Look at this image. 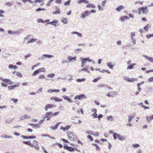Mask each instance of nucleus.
<instances>
[{
  "label": "nucleus",
  "instance_id": "obj_16",
  "mask_svg": "<svg viewBox=\"0 0 153 153\" xmlns=\"http://www.w3.org/2000/svg\"><path fill=\"white\" fill-rule=\"evenodd\" d=\"M76 34L80 38H82V34L76 31H74L71 33V34Z\"/></svg>",
  "mask_w": 153,
  "mask_h": 153
},
{
  "label": "nucleus",
  "instance_id": "obj_63",
  "mask_svg": "<svg viewBox=\"0 0 153 153\" xmlns=\"http://www.w3.org/2000/svg\"><path fill=\"white\" fill-rule=\"evenodd\" d=\"M1 85L2 86H3V87H7L8 85L7 84H6L4 83V82H2L1 83Z\"/></svg>",
  "mask_w": 153,
  "mask_h": 153
},
{
  "label": "nucleus",
  "instance_id": "obj_24",
  "mask_svg": "<svg viewBox=\"0 0 153 153\" xmlns=\"http://www.w3.org/2000/svg\"><path fill=\"white\" fill-rule=\"evenodd\" d=\"M37 40V39H36L32 38L29 40L27 42V43H30L36 42Z\"/></svg>",
  "mask_w": 153,
  "mask_h": 153
},
{
  "label": "nucleus",
  "instance_id": "obj_7",
  "mask_svg": "<svg viewBox=\"0 0 153 153\" xmlns=\"http://www.w3.org/2000/svg\"><path fill=\"white\" fill-rule=\"evenodd\" d=\"M64 148L65 149H67L69 151L72 152L74 151L75 148H73L71 146H64Z\"/></svg>",
  "mask_w": 153,
  "mask_h": 153
},
{
  "label": "nucleus",
  "instance_id": "obj_45",
  "mask_svg": "<svg viewBox=\"0 0 153 153\" xmlns=\"http://www.w3.org/2000/svg\"><path fill=\"white\" fill-rule=\"evenodd\" d=\"M37 21L38 23L42 22V23H44L45 22L43 20L41 19H37Z\"/></svg>",
  "mask_w": 153,
  "mask_h": 153
},
{
  "label": "nucleus",
  "instance_id": "obj_27",
  "mask_svg": "<svg viewBox=\"0 0 153 153\" xmlns=\"http://www.w3.org/2000/svg\"><path fill=\"white\" fill-rule=\"evenodd\" d=\"M86 7L87 8H90L91 7L93 8H95L96 7V6L93 4H89L86 5Z\"/></svg>",
  "mask_w": 153,
  "mask_h": 153
},
{
  "label": "nucleus",
  "instance_id": "obj_13",
  "mask_svg": "<svg viewBox=\"0 0 153 153\" xmlns=\"http://www.w3.org/2000/svg\"><path fill=\"white\" fill-rule=\"evenodd\" d=\"M146 121L149 122H151V120H153V115H152L151 116H147L146 118Z\"/></svg>",
  "mask_w": 153,
  "mask_h": 153
},
{
  "label": "nucleus",
  "instance_id": "obj_28",
  "mask_svg": "<svg viewBox=\"0 0 153 153\" xmlns=\"http://www.w3.org/2000/svg\"><path fill=\"white\" fill-rule=\"evenodd\" d=\"M124 7L123 6H118L116 9V10L118 11H120V10L122 9H124Z\"/></svg>",
  "mask_w": 153,
  "mask_h": 153
},
{
  "label": "nucleus",
  "instance_id": "obj_58",
  "mask_svg": "<svg viewBox=\"0 0 153 153\" xmlns=\"http://www.w3.org/2000/svg\"><path fill=\"white\" fill-rule=\"evenodd\" d=\"M68 76V77H69V78H68V79L69 81L72 80L73 79L72 76L71 75H69Z\"/></svg>",
  "mask_w": 153,
  "mask_h": 153
},
{
  "label": "nucleus",
  "instance_id": "obj_57",
  "mask_svg": "<svg viewBox=\"0 0 153 153\" xmlns=\"http://www.w3.org/2000/svg\"><path fill=\"white\" fill-rule=\"evenodd\" d=\"M16 75L19 77H22V74H21L20 72H16Z\"/></svg>",
  "mask_w": 153,
  "mask_h": 153
},
{
  "label": "nucleus",
  "instance_id": "obj_4",
  "mask_svg": "<svg viewBox=\"0 0 153 153\" xmlns=\"http://www.w3.org/2000/svg\"><path fill=\"white\" fill-rule=\"evenodd\" d=\"M58 21L57 20L54 19L52 22H49L46 23V25L48 24H51L52 25H53L54 27H56V24L58 23Z\"/></svg>",
  "mask_w": 153,
  "mask_h": 153
},
{
  "label": "nucleus",
  "instance_id": "obj_64",
  "mask_svg": "<svg viewBox=\"0 0 153 153\" xmlns=\"http://www.w3.org/2000/svg\"><path fill=\"white\" fill-rule=\"evenodd\" d=\"M92 116H93L94 118H97V114L96 113H94L92 114Z\"/></svg>",
  "mask_w": 153,
  "mask_h": 153
},
{
  "label": "nucleus",
  "instance_id": "obj_30",
  "mask_svg": "<svg viewBox=\"0 0 153 153\" xmlns=\"http://www.w3.org/2000/svg\"><path fill=\"white\" fill-rule=\"evenodd\" d=\"M8 68L9 69L13 68L16 69L17 68V67L16 66H14L13 65L10 64L8 66Z\"/></svg>",
  "mask_w": 153,
  "mask_h": 153
},
{
  "label": "nucleus",
  "instance_id": "obj_20",
  "mask_svg": "<svg viewBox=\"0 0 153 153\" xmlns=\"http://www.w3.org/2000/svg\"><path fill=\"white\" fill-rule=\"evenodd\" d=\"M77 2L79 4H81L83 3L88 4L89 3V1L87 0H79L77 1Z\"/></svg>",
  "mask_w": 153,
  "mask_h": 153
},
{
  "label": "nucleus",
  "instance_id": "obj_54",
  "mask_svg": "<svg viewBox=\"0 0 153 153\" xmlns=\"http://www.w3.org/2000/svg\"><path fill=\"white\" fill-rule=\"evenodd\" d=\"M135 33L134 32H132L131 33L130 37L131 38H133V37L135 36Z\"/></svg>",
  "mask_w": 153,
  "mask_h": 153
},
{
  "label": "nucleus",
  "instance_id": "obj_11",
  "mask_svg": "<svg viewBox=\"0 0 153 153\" xmlns=\"http://www.w3.org/2000/svg\"><path fill=\"white\" fill-rule=\"evenodd\" d=\"M60 90L58 89H49L47 90V92L48 93H51L53 92L57 93L59 92Z\"/></svg>",
  "mask_w": 153,
  "mask_h": 153
},
{
  "label": "nucleus",
  "instance_id": "obj_46",
  "mask_svg": "<svg viewBox=\"0 0 153 153\" xmlns=\"http://www.w3.org/2000/svg\"><path fill=\"white\" fill-rule=\"evenodd\" d=\"M107 1V0H104L103 1H102V3H101V5L102 6V7H104L105 4L106 3V2Z\"/></svg>",
  "mask_w": 153,
  "mask_h": 153
},
{
  "label": "nucleus",
  "instance_id": "obj_50",
  "mask_svg": "<svg viewBox=\"0 0 153 153\" xmlns=\"http://www.w3.org/2000/svg\"><path fill=\"white\" fill-rule=\"evenodd\" d=\"M39 72H43L45 71V69L44 68H39L38 69Z\"/></svg>",
  "mask_w": 153,
  "mask_h": 153
},
{
  "label": "nucleus",
  "instance_id": "obj_31",
  "mask_svg": "<svg viewBox=\"0 0 153 153\" xmlns=\"http://www.w3.org/2000/svg\"><path fill=\"white\" fill-rule=\"evenodd\" d=\"M18 85H14L11 86H9L8 87V89L9 90H11L13 89L16 86H18Z\"/></svg>",
  "mask_w": 153,
  "mask_h": 153
},
{
  "label": "nucleus",
  "instance_id": "obj_15",
  "mask_svg": "<svg viewBox=\"0 0 153 153\" xmlns=\"http://www.w3.org/2000/svg\"><path fill=\"white\" fill-rule=\"evenodd\" d=\"M62 97L65 100H67L69 102L71 103L72 102L71 99L68 97L66 95H63Z\"/></svg>",
  "mask_w": 153,
  "mask_h": 153
},
{
  "label": "nucleus",
  "instance_id": "obj_2",
  "mask_svg": "<svg viewBox=\"0 0 153 153\" xmlns=\"http://www.w3.org/2000/svg\"><path fill=\"white\" fill-rule=\"evenodd\" d=\"M80 60L81 61V67H83L84 66L87 61H88V62L92 61V60L90 59L88 57L86 58H80Z\"/></svg>",
  "mask_w": 153,
  "mask_h": 153
},
{
  "label": "nucleus",
  "instance_id": "obj_48",
  "mask_svg": "<svg viewBox=\"0 0 153 153\" xmlns=\"http://www.w3.org/2000/svg\"><path fill=\"white\" fill-rule=\"evenodd\" d=\"M125 20V19L124 17V16H121L120 18V20L122 22H124Z\"/></svg>",
  "mask_w": 153,
  "mask_h": 153
},
{
  "label": "nucleus",
  "instance_id": "obj_53",
  "mask_svg": "<svg viewBox=\"0 0 153 153\" xmlns=\"http://www.w3.org/2000/svg\"><path fill=\"white\" fill-rule=\"evenodd\" d=\"M4 13V11L2 10H0V17L1 16L2 17H4V15L2 14Z\"/></svg>",
  "mask_w": 153,
  "mask_h": 153
},
{
  "label": "nucleus",
  "instance_id": "obj_6",
  "mask_svg": "<svg viewBox=\"0 0 153 153\" xmlns=\"http://www.w3.org/2000/svg\"><path fill=\"white\" fill-rule=\"evenodd\" d=\"M67 59L70 62H73L76 61V56L72 57L70 56H68L67 57Z\"/></svg>",
  "mask_w": 153,
  "mask_h": 153
},
{
  "label": "nucleus",
  "instance_id": "obj_26",
  "mask_svg": "<svg viewBox=\"0 0 153 153\" xmlns=\"http://www.w3.org/2000/svg\"><path fill=\"white\" fill-rule=\"evenodd\" d=\"M61 22L64 24H66L68 23L67 18H61Z\"/></svg>",
  "mask_w": 153,
  "mask_h": 153
},
{
  "label": "nucleus",
  "instance_id": "obj_33",
  "mask_svg": "<svg viewBox=\"0 0 153 153\" xmlns=\"http://www.w3.org/2000/svg\"><path fill=\"white\" fill-rule=\"evenodd\" d=\"M50 114L49 112H47L44 116H43L42 118V119H45V118H47L49 116Z\"/></svg>",
  "mask_w": 153,
  "mask_h": 153
},
{
  "label": "nucleus",
  "instance_id": "obj_25",
  "mask_svg": "<svg viewBox=\"0 0 153 153\" xmlns=\"http://www.w3.org/2000/svg\"><path fill=\"white\" fill-rule=\"evenodd\" d=\"M29 125L35 128H39L40 127L39 125L37 123L33 124L32 123H30L29 124Z\"/></svg>",
  "mask_w": 153,
  "mask_h": 153
},
{
  "label": "nucleus",
  "instance_id": "obj_40",
  "mask_svg": "<svg viewBox=\"0 0 153 153\" xmlns=\"http://www.w3.org/2000/svg\"><path fill=\"white\" fill-rule=\"evenodd\" d=\"M44 10H46L44 8H41V7H39L36 10V11H39Z\"/></svg>",
  "mask_w": 153,
  "mask_h": 153
},
{
  "label": "nucleus",
  "instance_id": "obj_17",
  "mask_svg": "<svg viewBox=\"0 0 153 153\" xmlns=\"http://www.w3.org/2000/svg\"><path fill=\"white\" fill-rule=\"evenodd\" d=\"M89 66L86 65L85 67H83L79 71H83L85 72H87L88 73H89V71L88 70V67H89Z\"/></svg>",
  "mask_w": 153,
  "mask_h": 153
},
{
  "label": "nucleus",
  "instance_id": "obj_60",
  "mask_svg": "<svg viewBox=\"0 0 153 153\" xmlns=\"http://www.w3.org/2000/svg\"><path fill=\"white\" fill-rule=\"evenodd\" d=\"M31 56V54H29L27 55H25V59H27L29 57H30Z\"/></svg>",
  "mask_w": 153,
  "mask_h": 153
},
{
  "label": "nucleus",
  "instance_id": "obj_9",
  "mask_svg": "<svg viewBox=\"0 0 153 153\" xmlns=\"http://www.w3.org/2000/svg\"><path fill=\"white\" fill-rule=\"evenodd\" d=\"M143 57H145L147 60L151 62H153V58L151 57H149L148 56L143 55Z\"/></svg>",
  "mask_w": 153,
  "mask_h": 153
},
{
  "label": "nucleus",
  "instance_id": "obj_29",
  "mask_svg": "<svg viewBox=\"0 0 153 153\" xmlns=\"http://www.w3.org/2000/svg\"><path fill=\"white\" fill-rule=\"evenodd\" d=\"M86 16H87V14L86 11H85L84 12H83L81 13L80 17L84 19L85 18Z\"/></svg>",
  "mask_w": 153,
  "mask_h": 153
},
{
  "label": "nucleus",
  "instance_id": "obj_43",
  "mask_svg": "<svg viewBox=\"0 0 153 153\" xmlns=\"http://www.w3.org/2000/svg\"><path fill=\"white\" fill-rule=\"evenodd\" d=\"M55 76L54 74L52 73L48 75L47 76L49 77L52 78L54 77Z\"/></svg>",
  "mask_w": 153,
  "mask_h": 153
},
{
  "label": "nucleus",
  "instance_id": "obj_18",
  "mask_svg": "<svg viewBox=\"0 0 153 153\" xmlns=\"http://www.w3.org/2000/svg\"><path fill=\"white\" fill-rule=\"evenodd\" d=\"M107 66L109 68L111 69L113 68L114 65H113L111 62H108L107 63Z\"/></svg>",
  "mask_w": 153,
  "mask_h": 153
},
{
  "label": "nucleus",
  "instance_id": "obj_5",
  "mask_svg": "<svg viewBox=\"0 0 153 153\" xmlns=\"http://www.w3.org/2000/svg\"><path fill=\"white\" fill-rule=\"evenodd\" d=\"M54 57V56L51 55H49L47 54H44L42 55V57L41 58V59L42 60H43L45 59V58H53Z\"/></svg>",
  "mask_w": 153,
  "mask_h": 153
},
{
  "label": "nucleus",
  "instance_id": "obj_42",
  "mask_svg": "<svg viewBox=\"0 0 153 153\" xmlns=\"http://www.w3.org/2000/svg\"><path fill=\"white\" fill-rule=\"evenodd\" d=\"M134 115L133 116H130L128 117V122H130L131 121L132 119L134 117Z\"/></svg>",
  "mask_w": 153,
  "mask_h": 153
},
{
  "label": "nucleus",
  "instance_id": "obj_44",
  "mask_svg": "<svg viewBox=\"0 0 153 153\" xmlns=\"http://www.w3.org/2000/svg\"><path fill=\"white\" fill-rule=\"evenodd\" d=\"M86 133L87 134L92 135L93 134V132L90 130H88L86 131Z\"/></svg>",
  "mask_w": 153,
  "mask_h": 153
},
{
  "label": "nucleus",
  "instance_id": "obj_62",
  "mask_svg": "<svg viewBox=\"0 0 153 153\" xmlns=\"http://www.w3.org/2000/svg\"><path fill=\"white\" fill-rule=\"evenodd\" d=\"M45 76L44 75H42L39 76L38 78L39 79H43L45 78Z\"/></svg>",
  "mask_w": 153,
  "mask_h": 153
},
{
  "label": "nucleus",
  "instance_id": "obj_22",
  "mask_svg": "<svg viewBox=\"0 0 153 153\" xmlns=\"http://www.w3.org/2000/svg\"><path fill=\"white\" fill-rule=\"evenodd\" d=\"M22 31V30H18L16 31H13V35H18L19 34H20L21 33V32Z\"/></svg>",
  "mask_w": 153,
  "mask_h": 153
},
{
  "label": "nucleus",
  "instance_id": "obj_21",
  "mask_svg": "<svg viewBox=\"0 0 153 153\" xmlns=\"http://www.w3.org/2000/svg\"><path fill=\"white\" fill-rule=\"evenodd\" d=\"M56 11L53 12V14H59L60 13L59 8L57 7H56Z\"/></svg>",
  "mask_w": 153,
  "mask_h": 153
},
{
  "label": "nucleus",
  "instance_id": "obj_61",
  "mask_svg": "<svg viewBox=\"0 0 153 153\" xmlns=\"http://www.w3.org/2000/svg\"><path fill=\"white\" fill-rule=\"evenodd\" d=\"M131 41L132 43L134 45L136 44V42L135 39L134 38H131Z\"/></svg>",
  "mask_w": 153,
  "mask_h": 153
},
{
  "label": "nucleus",
  "instance_id": "obj_12",
  "mask_svg": "<svg viewBox=\"0 0 153 153\" xmlns=\"http://www.w3.org/2000/svg\"><path fill=\"white\" fill-rule=\"evenodd\" d=\"M141 8L142 12L143 14H146L148 12V10H146L147 8V7L146 6L145 7H141Z\"/></svg>",
  "mask_w": 153,
  "mask_h": 153
},
{
  "label": "nucleus",
  "instance_id": "obj_38",
  "mask_svg": "<svg viewBox=\"0 0 153 153\" xmlns=\"http://www.w3.org/2000/svg\"><path fill=\"white\" fill-rule=\"evenodd\" d=\"M146 37L148 39H150L152 37H153V33L152 34H147Z\"/></svg>",
  "mask_w": 153,
  "mask_h": 153
},
{
  "label": "nucleus",
  "instance_id": "obj_32",
  "mask_svg": "<svg viewBox=\"0 0 153 153\" xmlns=\"http://www.w3.org/2000/svg\"><path fill=\"white\" fill-rule=\"evenodd\" d=\"M136 64H135V63H133V64H132L130 65L129 66H128L127 68V69H132L133 67H134V66L136 65Z\"/></svg>",
  "mask_w": 153,
  "mask_h": 153
},
{
  "label": "nucleus",
  "instance_id": "obj_39",
  "mask_svg": "<svg viewBox=\"0 0 153 153\" xmlns=\"http://www.w3.org/2000/svg\"><path fill=\"white\" fill-rule=\"evenodd\" d=\"M106 119L108 121H110L111 120H112L113 119V118L112 116L110 115V116H107L106 117Z\"/></svg>",
  "mask_w": 153,
  "mask_h": 153
},
{
  "label": "nucleus",
  "instance_id": "obj_55",
  "mask_svg": "<svg viewBox=\"0 0 153 153\" xmlns=\"http://www.w3.org/2000/svg\"><path fill=\"white\" fill-rule=\"evenodd\" d=\"M11 100L13 101L14 103H16L18 101V100L17 99L12 98L11 99Z\"/></svg>",
  "mask_w": 153,
  "mask_h": 153
},
{
  "label": "nucleus",
  "instance_id": "obj_3",
  "mask_svg": "<svg viewBox=\"0 0 153 153\" xmlns=\"http://www.w3.org/2000/svg\"><path fill=\"white\" fill-rule=\"evenodd\" d=\"M86 98V96L84 94H82L79 95H76L74 97L75 100L78 99L81 100L82 99H85Z\"/></svg>",
  "mask_w": 153,
  "mask_h": 153
},
{
  "label": "nucleus",
  "instance_id": "obj_41",
  "mask_svg": "<svg viewBox=\"0 0 153 153\" xmlns=\"http://www.w3.org/2000/svg\"><path fill=\"white\" fill-rule=\"evenodd\" d=\"M13 119L11 118L10 119H7L6 120V123H7L9 124L12 122Z\"/></svg>",
  "mask_w": 153,
  "mask_h": 153
},
{
  "label": "nucleus",
  "instance_id": "obj_37",
  "mask_svg": "<svg viewBox=\"0 0 153 153\" xmlns=\"http://www.w3.org/2000/svg\"><path fill=\"white\" fill-rule=\"evenodd\" d=\"M137 79L136 78H132L131 79L130 78V79L129 82H133L134 81H137Z\"/></svg>",
  "mask_w": 153,
  "mask_h": 153
},
{
  "label": "nucleus",
  "instance_id": "obj_14",
  "mask_svg": "<svg viewBox=\"0 0 153 153\" xmlns=\"http://www.w3.org/2000/svg\"><path fill=\"white\" fill-rule=\"evenodd\" d=\"M60 123H61L60 122H58L54 126H51V129L52 130H55L57 128L58 126L59 125Z\"/></svg>",
  "mask_w": 153,
  "mask_h": 153
},
{
  "label": "nucleus",
  "instance_id": "obj_10",
  "mask_svg": "<svg viewBox=\"0 0 153 153\" xmlns=\"http://www.w3.org/2000/svg\"><path fill=\"white\" fill-rule=\"evenodd\" d=\"M2 80L3 82L5 83H7L11 85L13 84L12 82L9 79H2Z\"/></svg>",
  "mask_w": 153,
  "mask_h": 153
},
{
  "label": "nucleus",
  "instance_id": "obj_47",
  "mask_svg": "<svg viewBox=\"0 0 153 153\" xmlns=\"http://www.w3.org/2000/svg\"><path fill=\"white\" fill-rule=\"evenodd\" d=\"M93 145L94 146L96 147V149L97 150H100V148L98 146L96 143H93Z\"/></svg>",
  "mask_w": 153,
  "mask_h": 153
},
{
  "label": "nucleus",
  "instance_id": "obj_23",
  "mask_svg": "<svg viewBox=\"0 0 153 153\" xmlns=\"http://www.w3.org/2000/svg\"><path fill=\"white\" fill-rule=\"evenodd\" d=\"M51 100H53L56 102H62V99H60L58 97H53L51 98Z\"/></svg>",
  "mask_w": 153,
  "mask_h": 153
},
{
  "label": "nucleus",
  "instance_id": "obj_59",
  "mask_svg": "<svg viewBox=\"0 0 153 153\" xmlns=\"http://www.w3.org/2000/svg\"><path fill=\"white\" fill-rule=\"evenodd\" d=\"M149 28V25H147L145 26L144 27V29L145 30H147Z\"/></svg>",
  "mask_w": 153,
  "mask_h": 153
},
{
  "label": "nucleus",
  "instance_id": "obj_36",
  "mask_svg": "<svg viewBox=\"0 0 153 153\" xmlns=\"http://www.w3.org/2000/svg\"><path fill=\"white\" fill-rule=\"evenodd\" d=\"M39 72V71L38 69L36 70L32 74V76H35L37 74H38Z\"/></svg>",
  "mask_w": 153,
  "mask_h": 153
},
{
  "label": "nucleus",
  "instance_id": "obj_8",
  "mask_svg": "<svg viewBox=\"0 0 153 153\" xmlns=\"http://www.w3.org/2000/svg\"><path fill=\"white\" fill-rule=\"evenodd\" d=\"M55 105L52 104H48L46 105L45 106L44 108L45 110L46 111H47L48 108H51L53 107H54Z\"/></svg>",
  "mask_w": 153,
  "mask_h": 153
},
{
  "label": "nucleus",
  "instance_id": "obj_56",
  "mask_svg": "<svg viewBox=\"0 0 153 153\" xmlns=\"http://www.w3.org/2000/svg\"><path fill=\"white\" fill-rule=\"evenodd\" d=\"M23 116L24 117V118L25 119L27 118H31V116L28 115H25Z\"/></svg>",
  "mask_w": 153,
  "mask_h": 153
},
{
  "label": "nucleus",
  "instance_id": "obj_49",
  "mask_svg": "<svg viewBox=\"0 0 153 153\" xmlns=\"http://www.w3.org/2000/svg\"><path fill=\"white\" fill-rule=\"evenodd\" d=\"M71 2V1L70 0H69L65 2L64 3V5L65 6L68 5Z\"/></svg>",
  "mask_w": 153,
  "mask_h": 153
},
{
  "label": "nucleus",
  "instance_id": "obj_52",
  "mask_svg": "<svg viewBox=\"0 0 153 153\" xmlns=\"http://www.w3.org/2000/svg\"><path fill=\"white\" fill-rule=\"evenodd\" d=\"M118 134H117L116 133H115L113 134L114 138L115 140H116L117 139V137H118Z\"/></svg>",
  "mask_w": 153,
  "mask_h": 153
},
{
  "label": "nucleus",
  "instance_id": "obj_34",
  "mask_svg": "<svg viewBox=\"0 0 153 153\" xmlns=\"http://www.w3.org/2000/svg\"><path fill=\"white\" fill-rule=\"evenodd\" d=\"M85 80V78H83L82 79H78L76 80V82H84Z\"/></svg>",
  "mask_w": 153,
  "mask_h": 153
},
{
  "label": "nucleus",
  "instance_id": "obj_35",
  "mask_svg": "<svg viewBox=\"0 0 153 153\" xmlns=\"http://www.w3.org/2000/svg\"><path fill=\"white\" fill-rule=\"evenodd\" d=\"M132 146L135 149L138 148L140 147V145L139 144L137 143L132 144Z\"/></svg>",
  "mask_w": 153,
  "mask_h": 153
},
{
  "label": "nucleus",
  "instance_id": "obj_1",
  "mask_svg": "<svg viewBox=\"0 0 153 153\" xmlns=\"http://www.w3.org/2000/svg\"><path fill=\"white\" fill-rule=\"evenodd\" d=\"M67 135L68 139L71 140H76L77 139L75 134L70 131L68 132Z\"/></svg>",
  "mask_w": 153,
  "mask_h": 153
},
{
  "label": "nucleus",
  "instance_id": "obj_19",
  "mask_svg": "<svg viewBox=\"0 0 153 153\" xmlns=\"http://www.w3.org/2000/svg\"><path fill=\"white\" fill-rule=\"evenodd\" d=\"M117 137L118 140H124L126 139V138L124 136H122L119 134H118Z\"/></svg>",
  "mask_w": 153,
  "mask_h": 153
},
{
  "label": "nucleus",
  "instance_id": "obj_51",
  "mask_svg": "<svg viewBox=\"0 0 153 153\" xmlns=\"http://www.w3.org/2000/svg\"><path fill=\"white\" fill-rule=\"evenodd\" d=\"M123 79L124 80L127 81V82H129V80L130 79V78L126 77V76H124L123 77Z\"/></svg>",
  "mask_w": 153,
  "mask_h": 153
}]
</instances>
